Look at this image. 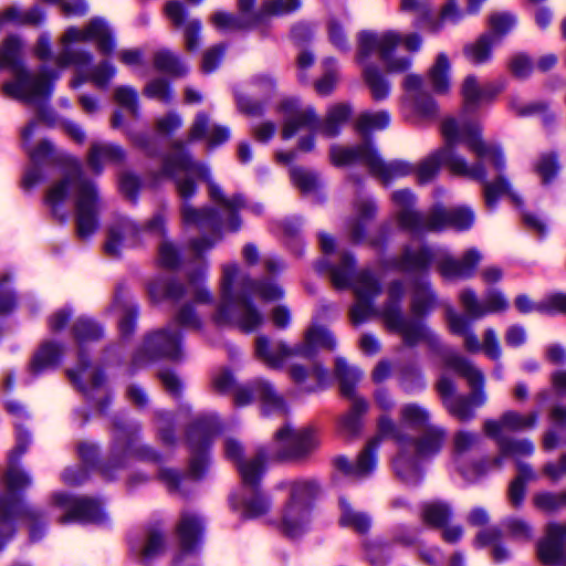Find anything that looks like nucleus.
I'll use <instances>...</instances> for the list:
<instances>
[{
    "label": "nucleus",
    "mask_w": 566,
    "mask_h": 566,
    "mask_svg": "<svg viewBox=\"0 0 566 566\" xmlns=\"http://www.w3.org/2000/svg\"><path fill=\"white\" fill-rule=\"evenodd\" d=\"M423 78L417 74H408L403 80L406 101L417 115L424 118L437 114V103L429 94L423 92Z\"/></svg>",
    "instance_id": "obj_33"
},
{
    "label": "nucleus",
    "mask_w": 566,
    "mask_h": 566,
    "mask_svg": "<svg viewBox=\"0 0 566 566\" xmlns=\"http://www.w3.org/2000/svg\"><path fill=\"white\" fill-rule=\"evenodd\" d=\"M401 38L392 30L384 32L361 31L358 34L356 60L363 66V76L374 101H384L390 95L391 85L381 71L370 63L377 56L389 73H402L411 67L409 56H396V45Z\"/></svg>",
    "instance_id": "obj_11"
},
{
    "label": "nucleus",
    "mask_w": 566,
    "mask_h": 566,
    "mask_svg": "<svg viewBox=\"0 0 566 566\" xmlns=\"http://www.w3.org/2000/svg\"><path fill=\"white\" fill-rule=\"evenodd\" d=\"M114 97L133 117L139 116L138 94L135 88L132 86H119L115 90Z\"/></svg>",
    "instance_id": "obj_60"
},
{
    "label": "nucleus",
    "mask_w": 566,
    "mask_h": 566,
    "mask_svg": "<svg viewBox=\"0 0 566 566\" xmlns=\"http://www.w3.org/2000/svg\"><path fill=\"white\" fill-rule=\"evenodd\" d=\"M205 518L192 511H182L177 525V535L182 554H193L200 549L203 542Z\"/></svg>",
    "instance_id": "obj_31"
},
{
    "label": "nucleus",
    "mask_w": 566,
    "mask_h": 566,
    "mask_svg": "<svg viewBox=\"0 0 566 566\" xmlns=\"http://www.w3.org/2000/svg\"><path fill=\"white\" fill-rule=\"evenodd\" d=\"M161 174L174 180L182 200V224L202 233L190 242L197 254L212 249L222 240L224 232H238L242 226L241 210L256 216L263 212L261 203H249L241 193L227 196L213 181L209 166L195 160L180 142H175L170 153L164 157Z\"/></svg>",
    "instance_id": "obj_4"
},
{
    "label": "nucleus",
    "mask_w": 566,
    "mask_h": 566,
    "mask_svg": "<svg viewBox=\"0 0 566 566\" xmlns=\"http://www.w3.org/2000/svg\"><path fill=\"white\" fill-rule=\"evenodd\" d=\"M52 500L55 506L64 511L60 518L62 524L77 522L105 526L109 522L104 504L98 499L57 492L53 494Z\"/></svg>",
    "instance_id": "obj_25"
},
{
    "label": "nucleus",
    "mask_w": 566,
    "mask_h": 566,
    "mask_svg": "<svg viewBox=\"0 0 566 566\" xmlns=\"http://www.w3.org/2000/svg\"><path fill=\"white\" fill-rule=\"evenodd\" d=\"M318 446L317 432L313 428L294 430L289 423L274 436V452L265 448L259 449L256 455L243 460V448L235 439H227L226 457L235 463L241 476L240 488L229 496L231 509L243 520H254L268 514L272 507V499L260 488L265 472L268 459H301Z\"/></svg>",
    "instance_id": "obj_7"
},
{
    "label": "nucleus",
    "mask_w": 566,
    "mask_h": 566,
    "mask_svg": "<svg viewBox=\"0 0 566 566\" xmlns=\"http://www.w3.org/2000/svg\"><path fill=\"white\" fill-rule=\"evenodd\" d=\"M318 273L327 272L333 286L337 290L353 289L355 302L349 308L353 325L358 326L373 317L382 318L389 332L396 333L407 347H416L424 343L437 355L443 367L463 377L471 388L469 396L457 395L454 380L442 374L437 382V390L449 413L461 422L475 417V409L482 407L488 396L484 390V375L471 360L459 354L454 348L442 343L440 336L423 321L438 305V297L428 279L411 282L410 312L412 317L401 311L405 296V284L394 280L387 287V301L377 308L375 300L381 294L382 285L379 277L370 270L357 271L355 255L349 251L337 254V262L332 264L326 258L315 263Z\"/></svg>",
    "instance_id": "obj_1"
},
{
    "label": "nucleus",
    "mask_w": 566,
    "mask_h": 566,
    "mask_svg": "<svg viewBox=\"0 0 566 566\" xmlns=\"http://www.w3.org/2000/svg\"><path fill=\"white\" fill-rule=\"evenodd\" d=\"M192 140L205 139L209 148L218 147L230 138L227 126L212 124L205 112H199L190 129Z\"/></svg>",
    "instance_id": "obj_35"
},
{
    "label": "nucleus",
    "mask_w": 566,
    "mask_h": 566,
    "mask_svg": "<svg viewBox=\"0 0 566 566\" xmlns=\"http://www.w3.org/2000/svg\"><path fill=\"white\" fill-rule=\"evenodd\" d=\"M301 228L302 220L300 217L286 218L282 222V230L285 239V244L293 253L297 255H302L304 252V244L298 237Z\"/></svg>",
    "instance_id": "obj_55"
},
{
    "label": "nucleus",
    "mask_w": 566,
    "mask_h": 566,
    "mask_svg": "<svg viewBox=\"0 0 566 566\" xmlns=\"http://www.w3.org/2000/svg\"><path fill=\"white\" fill-rule=\"evenodd\" d=\"M31 443L30 432L15 424V447L9 453L8 469L1 474L3 491H0V551L12 539L17 531V522L27 518L30 526V539L40 541L45 534V527L38 523L41 512L29 506L23 501V493L31 486L30 474L20 468V459Z\"/></svg>",
    "instance_id": "obj_9"
},
{
    "label": "nucleus",
    "mask_w": 566,
    "mask_h": 566,
    "mask_svg": "<svg viewBox=\"0 0 566 566\" xmlns=\"http://www.w3.org/2000/svg\"><path fill=\"white\" fill-rule=\"evenodd\" d=\"M112 443L108 460L99 467L101 474L113 480L119 470L127 468L132 461L161 464L164 455L149 444L140 442L142 424L116 415L112 419Z\"/></svg>",
    "instance_id": "obj_18"
},
{
    "label": "nucleus",
    "mask_w": 566,
    "mask_h": 566,
    "mask_svg": "<svg viewBox=\"0 0 566 566\" xmlns=\"http://www.w3.org/2000/svg\"><path fill=\"white\" fill-rule=\"evenodd\" d=\"M143 232L165 237L167 234L165 216L161 212L156 213L144 228L127 217H117L108 228L104 244L105 253L113 258L119 256L125 248L139 243Z\"/></svg>",
    "instance_id": "obj_24"
},
{
    "label": "nucleus",
    "mask_w": 566,
    "mask_h": 566,
    "mask_svg": "<svg viewBox=\"0 0 566 566\" xmlns=\"http://www.w3.org/2000/svg\"><path fill=\"white\" fill-rule=\"evenodd\" d=\"M537 556L545 565L566 564V523L551 522L546 525L545 536L537 543Z\"/></svg>",
    "instance_id": "obj_28"
},
{
    "label": "nucleus",
    "mask_w": 566,
    "mask_h": 566,
    "mask_svg": "<svg viewBox=\"0 0 566 566\" xmlns=\"http://www.w3.org/2000/svg\"><path fill=\"white\" fill-rule=\"evenodd\" d=\"M539 313L546 315L566 314V293L547 294L539 301Z\"/></svg>",
    "instance_id": "obj_64"
},
{
    "label": "nucleus",
    "mask_w": 566,
    "mask_h": 566,
    "mask_svg": "<svg viewBox=\"0 0 566 566\" xmlns=\"http://www.w3.org/2000/svg\"><path fill=\"white\" fill-rule=\"evenodd\" d=\"M403 11L417 13L415 24L417 27L427 25L432 32H438L443 23L455 24L462 20L464 12L459 8L457 0H448L440 12L439 20L432 19V9L424 0H401Z\"/></svg>",
    "instance_id": "obj_27"
},
{
    "label": "nucleus",
    "mask_w": 566,
    "mask_h": 566,
    "mask_svg": "<svg viewBox=\"0 0 566 566\" xmlns=\"http://www.w3.org/2000/svg\"><path fill=\"white\" fill-rule=\"evenodd\" d=\"M391 201L395 206L392 217L398 228L413 238L441 232L447 228L459 232L468 231L475 221V213L469 206L447 209L441 203H436L428 213H423L416 208L418 199L410 189L394 191Z\"/></svg>",
    "instance_id": "obj_10"
},
{
    "label": "nucleus",
    "mask_w": 566,
    "mask_h": 566,
    "mask_svg": "<svg viewBox=\"0 0 566 566\" xmlns=\"http://www.w3.org/2000/svg\"><path fill=\"white\" fill-rule=\"evenodd\" d=\"M377 203L370 196L358 195L354 202V217L347 222L353 242L361 243L367 239V224L376 217Z\"/></svg>",
    "instance_id": "obj_32"
},
{
    "label": "nucleus",
    "mask_w": 566,
    "mask_h": 566,
    "mask_svg": "<svg viewBox=\"0 0 566 566\" xmlns=\"http://www.w3.org/2000/svg\"><path fill=\"white\" fill-rule=\"evenodd\" d=\"M394 546L384 541H373L365 545V554L371 566H386L392 557Z\"/></svg>",
    "instance_id": "obj_53"
},
{
    "label": "nucleus",
    "mask_w": 566,
    "mask_h": 566,
    "mask_svg": "<svg viewBox=\"0 0 566 566\" xmlns=\"http://www.w3.org/2000/svg\"><path fill=\"white\" fill-rule=\"evenodd\" d=\"M154 66L157 71L175 76H182L187 74L188 66L182 59L169 51L159 50L154 55Z\"/></svg>",
    "instance_id": "obj_46"
},
{
    "label": "nucleus",
    "mask_w": 566,
    "mask_h": 566,
    "mask_svg": "<svg viewBox=\"0 0 566 566\" xmlns=\"http://www.w3.org/2000/svg\"><path fill=\"white\" fill-rule=\"evenodd\" d=\"M450 71L451 65L447 54H438L434 64L427 74V80L434 93H448L451 85Z\"/></svg>",
    "instance_id": "obj_42"
},
{
    "label": "nucleus",
    "mask_w": 566,
    "mask_h": 566,
    "mask_svg": "<svg viewBox=\"0 0 566 566\" xmlns=\"http://www.w3.org/2000/svg\"><path fill=\"white\" fill-rule=\"evenodd\" d=\"M290 376L306 392L323 390L332 382L328 370L318 364L310 369L293 365L290 369Z\"/></svg>",
    "instance_id": "obj_36"
},
{
    "label": "nucleus",
    "mask_w": 566,
    "mask_h": 566,
    "mask_svg": "<svg viewBox=\"0 0 566 566\" xmlns=\"http://www.w3.org/2000/svg\"><path fill=\"white\" fill-rule=\"evenodd\" d=\"M503 528L509 535L520 541H531L533 538V527L524 518L510 516L502 521Z\"/></svg>",
    "instance_id": "obj_57"
},
{
    "label": "nucleus",
    "mask_w": 566,
    "mask_h": 566,
    "mask_svg": "<svg viewBox=\"0 0 566 566\" xmlns=\"http://www.w3.org/2000/svg\"><path fill=\"white\" fill-rule=\"evenodd\" d=\"M253 296L271 303L282 300L285 291L271 277L253 279L237 262L222 264L220 300L213 315L216 324L230 325L247 334L255 332L264 324L265 316L254 304Z\"/></svg>",
    "instance_id": "obj_8"
},
{
    "label": "nucleus",
    "mask_w": 566,
    "mask_h": 566,
    "mask_svg": "<svg viewBox=\"0 0 566 566\" xmlns=\"http://www.w3.org/2000/svg\"><path fill=\"white\" fill-rule=\"evenodd\" d=\"M500 450V455L490 459V470L492 468H501L503 459L511 457L518 461L521 457H531L534 453V443L527 439H515L510 437H493L492 438Z\"/></svg>",
    "instance_id": "obj_39"
},
{
    "label": "nucleus",
    "mask_w": 566,
    "mask_h": 566,
    "mask_svg": "<svg viewBox=\"0 0 566 566\" xmlns=\"http://www.w3.org/2000/svg\"><path fill=\"white\" fill-rule=\"evenodd\" d=\"M244 17L226 11H217L211 17V23L221 32L253 29Z\"/></svg>",
    "instance_id": "obj_54"
},
{
    "label": "nucleus",
    "mask_w": 566,
    "mask_h": 566,
    "mask_svg": "<svg viewBox=\"0 0 566 566\" xmlns=\"http://www.w3.org/2000/svg\"><path fill=\"white\" fill-rule=\"evenodd\" d=\"M350 408L338 418L337 431L346 439L357 438L363 430V417L369 409V402L364 397L349 399Z\"/></svg>",
    "instance_id": "obj_37"
},
{
    "label": "nucleus",
    "mask_w": 566,
    "mask_h": 566,
    "mask_svg": "<svg viewBox=\"0 0 566 566\" xmlns=\"http://www.w3.org/2000/svg\"><path fill=\"white\" fill-rule=\"evenodd\" d=\"M113 310H118L122 313L118 322V328L122 337H130L137 326V318L139 314L138 305L133 301L123 300L122 295L117 292L113 302Z\"/></svg>",
    "instance_id": "obj_41"
},
{
    "label": "nucleus",
    "mask_w": 566,
    "mask_h": 566,
    "mask_svg": "<svg viewBox=\"0 0 566 566\" xmlns=\"http://www.w3.org/2000/svg\"><path fill=\"white\" fill-rule=\"evenodd\" d=\"M340 516L339 524L343 527H349L357 533H367L371 526V518L368 514L356 511L348 501L340 496L338 500Z\"/></svg>",
    "instance_id": "obj_43"
},
{
    "label": "nucleus",
    "mask_w": 566,
    "mask_h": 566,
    "mask_svg": "<svg viewBox=\"0 0 566 566\" xmlns=\"http://www.w3.org/2000/svg\"><path fill=\"white\" fill-rule=\"evenodd\" d=\"M329 158L332 164L337 167L357 163L363 164L368 168L371 176L378 178L385 185L415 171V165L407 160H384L371 139H366L364 143L354 146L333 144L329 149Z\"/></svg>",
    "instance_id": "obj_20"
},
{
    "label": "nucleus",
    "mask_w": 566,
    "mask_h": 566,
    "mask_svg": "<svg viewBox=\"0 0 566 566\" xmlns=\"http://www.w3.org/2000/svg\"><path fill=\"white\" fill-rule=\"evenodd\" d=\"M176 325L187 329L198 331L202 328V321L191 303L182 305L166 327L156 329L145 336L143 345L133 357L134 368L147 365L158 358H166L176 363L185 359L184 334Z\"/></svg>",
    "instance_id": "obj_17"
},
{
    "label": "nucleus",
    "mask_w": 566,
    "mask_h": 566,
    "mask_svg": "<svg viewBox=\"0 0 566 566\" xmlns=\"http://www.w3.org/2000/svg\"><path fill=\"white\" fill-rule=\"evenodd\" d=\"M517 17L510 11L495 12L489 17L492 42L496 45L516 27Z\"/></svg>",
    "instance_id": "obj_45"
},
{
    "label": "nucleus",
    "mask_w": 566,
    "mask_h": 566,
    "mask_svg": "<svg viewBox=\"0 0 566 566\" xmlns=\"http://www.w3.org/2000/svg\"><path fill=\"white\" fill-rule=\"evenodd\" d=\"M335 376L339 381V389L343 397L347 399L358 398L356 386L363 377V371L357 367L349 365L344 357L335 359Z\"/></svg>",
    "instance_id": "obj_40"
},
{
    "label": "nucleus",
    "mask_w": 566,
    "mask_h": 566,
    "mask_svg": "<svg viewBox=\"0 0 566 566\" xmlns=\"http://www.w3.org/2000/svg\"><path fill=\"white\" fill-rule=\"evenodd\" d=\"M480 442V436L475 432L460 430L453 437L452 465L454 470L468 483H474L484 476L490 470V459L465 462L467 452L471 451Z\"/></svg>",
    "instance_id": "obj_26"
},
{
    "label": "nucleus",
    "mask_w": 566,
    "mask_h": 566,
    "mask_svg": "<svg viewBox=\"0 0 566 566\" xmlns=\"http://www.w3.org/2000/svg\"><path fill=\"white\" fill-rule=\"evenodd\" d=\"M337 313L338 310L335 304L321 303L313 316V325L305 333L304 342L294 347L289 346L284 342L273 343L264 335L256 337V358L271 369H280L290 357L301 356L311 358L315 355L318 347L334 350L337 345L335 336L328 328L316 325V322L325 318L328 314Z\"/></svg>",
    "instance_id": "obj_16"
},
{
    "label": "nucleus",
    "mask_w": 566,
    "mask_h": 566,
    "mask_svg": "<svg viewBox=\"0 0 566 566\" xmlns=\"http://www.w3.org/2000/svg\"><path fill=\"white\" fill-rule=\"evenodd\" d=\"M279 112L283 119V139L292 138L301 129L310 132L308 135L301 137L298 140L297 148L304 153L314 149L315 134H322L326 138H335L353 115V108L349 104L337 103L331 105L325 118L321 119L313 106H303L297 98L282 101Z\"/></svg>",
    "instance_id": "obj_12"
},
{
    "label": "nucleus",
    "mask_w": 566,
    "mask_h": 566,
    "mask_svg": "<svg viewBox=\"0 0 566 566\" xmlns=\"http://www.w3.org/2000/svg\"><path fill=\"white\" fill-rule=\"evenodd\" d=\"M510 107L520 116L541 114L543 122L546 125L553 120V115L548 113L547 105L542 102H533L523 105L517 101V98H512L510 101Z\"/></svg>",
    "instance_id": "obj_61"
},
{
    "label": "nucleus",
    "mask_w": 566,
    "mask_h": 566,
    "mask_svg": "<svg viewBox=\"0 0 566 566\" xmlns=\"http://www.w3.org/2000/svg\"><path fill=\"white\" fill-rule=\"evenodd\" d=\"M535 170L541 176L544 185L549 184L559 171L556 154H543L535 166Z\"/></svg>",
    "instance_id": "obj_62"
},
{
    "label": "nucleus",
    "mask_w": 566,
    "mask_h": 566,
    "mask_svg": "<svg viewBox=\"0 0 566 566\" xmlns=\"http://www.w3.org/2000/svg\"><path fill=\"white\" fill-rule=\"evenodd\" d=\"M324 74L323 76L316 81L315 90L317 94L322 96L329 95L336 85L337 82V62L333 57H326L323 61Z\"/></svg>",
    "instance_id": "obj_56"
},
{
    "label": "nucleus",
    "mask_w": 566,
    "mask_h": 566,
    "mask_svg": "<svg viewBox=\"0 0 566 566\" xmlns=\"http://www.w3.org/2000/svg\"><path fill=\"white\" fill-rule=\"evenodd\" d=\"M290 177L295 187L302 193L311 195L316 193L321 187V180L316 172L301 167H293L290 170Z\"/></svg>",
    "instance_id": "obj_52"
},
{
    "label": "nucleus",
    "mask_w": 566,
    "mask_h": 566,
    "mask_svg": "<svg viewBox=\"0 0 566 566\" xmlns=\"http://www.w3.org/2000/svg\"><path fill=\"white\" fill-rule=\"evenodd\" d=\"M144 95L164 104H169L174 99V92L170 83L163 78H155L148 82L144 88Z\"/></svg>",
    "instance_id": "obj_58"
},
{
    "label": "nucleus",
    "mask_w": 566,
    "mask_h": 566,
    "mask_svg": "<svg viewBox=\"0 0 566 566\" xmlns=\"http://www.w3.org/2000/svg\"><path fill=\"white\" fill-rule=\"evenodd\" d=\"M302 6L301 0H263V13L266 21L270 17L290 14Z\"/></svg>",
    "instance_id": "obj_59"
},
{
    "label": "nucleus",
    "mask_w": 566,
    "mask_h": 566,
    "mask_svg": "<svg viewBox=\"0 0 566 566\" xmlns=\"http://www.w3.org/2000/svg\"><path fill=\"white\" fill-rule=\"evenodd\" d=\"M128 544L133 554L150 559L163 552L165 538L158 531L143 528L129 534Z\"/></svg>",
    "instance_id": "obj_34"
},
{
    "label": "nucleus",
    "mask_w": 566,
    "mask_h": 566,
    "mask_svg": "<svg viewBox=\"0 0 566 566\" xmlns=\"http://www.w3.org/2000/svg\"><path fill=\"white\" fill-rule=\"evenodd\" d=\"M279 488L289 491L281 513V531L291 538L300 537L311 527L314 502L321 493V485L313 478H301L281 483Z\"/></svg>",
    "instance_id": "obj_21"
},
{
    "label": "nucleus",
    "mask_w": 566,
    "mask_h": 566,
    "mask_svg": "<svg viewBox=\"0 0 566 566\" xmlns=\"http://www.w3.org/2000/svg\"><path fill=\"white\" fill-rule=\"evenodd\" d=\"M430 411L417 402L401 406L399 423L384 413L377 420V436L367 442L356 462L352 463L346 457L339 455L335 458L334 465L348 478H367L376 470L381 440L389 439L399 449L392 460L396 475L407 485H418L424 476L422 462L438 455L447 439L446 429L430 424Z\"/></svg>",
    "instance_id": "obj_5"
},
{
    "label": "nucleus",
    "mask_w": 566,
    "mask_h": 566,
    "mask_svg": "<svg viewBox=\"0 0 566 566\" xmlns=\"http://www.w3.org/2000/svg\"><path fill=\"white\" fill-rule=\"evenodd\" d=\"M60 42L61 50L53 55L50 34L41 33L34 53L41 61H53L57 69L43 65L39 74H32L23 62L24 42L18 35L6 38L0 45V69H8L14 80L3 83V95L30 105L46 103L62 70L69 66L75 67V75L70 83L72 88L76 90L86 82H92L101 90L108 87L116 75L115 66L108 61L93 65V54L90 51L73 46L76 42H95L102 54H112L116 46L115 38L104 19L94 18L84 29L67 28Z\"/></svg>",
    "instance_id": "obj_3"
},
{
    "label": "nucleus",
    "mask_w": 566,
    "mask_h": 566,
    "mask_svg": "<svg viewBox=\"0 0 566 566\" xmlns=\"http://www.w3.org/2000/svg\"><path fill=\"white\" fill-rule=\"evenodd\" d=\"M452 507L444 501H430L426 502L421 509V516L423 522L436 528H442L452 517Z\"/></svg>",
    "instance_id": "obj_44"
},
{
    "label": "nucleus",
    "mask_w": 566,
    "mask_h": 566,
    "mask_svg": "<svg viewBox=\"0 0 566 566\" xmlns=\"http://www.w3.org/2000/svg\"><path fill=\"white\" fill-rule=\"evenodd\" d=\"M155 422L158 440L166 447H172L177 442L175 415L166 410L155 412Z\"/></svg>",
    "instance_id": "obj_50"
},
{
    "label": "nucleus",
    "mask_w": 566,
    "mask_h": 566,
    "mask_svg": "<svg viewBox=\"0 0 566 566\" xmlns=\"http://www.w3.org/2000/svg\"><path fill=\"white\" fill-rule=\"evenodd\" d=\"M538 412L532 411L528 415H522L514 410L505 411L499 419H488L484 421L483 429L488 437H504L505 430L512 432L534 429L538 422Z\"/></svg>",
    "instance_id": "obj_30"
},
{
    "label": "nucleus",
    "mask_w": 566,
    "mask_h": 566,
    "mask_svg": "<svg viewBox=\"0 0 566 566\" xmlns=\"http://www.w3.org/2000/svg\"><path fill=\"white\" fill-rule=\"evenodd\" d=\"M72 333L78 347V364L75 368L67 369L66 375L87 401L99 412H105L113 397L106 387L104 370L91 364L87 353V346L103 337L104 328L94 319L81 316L73 324Z\"/></svg>",
    "instance_id": "obj_14"
},
{
    "label": "nucleus",
    "mask_w": 566,
    "mask_h": 566,
    "mask_svg": "<svg viewBox=\"0 0 566 566\" xmlns=\"http://www.w3.org/2000/svg\"><path fill=\"white\" fill-rule=\"evenodd\" d=\"M459 302L465 315L448 306L446 319L449 331L453 335L463 337V346L469 353H478L482 346L472 328L473 323L489 314L506 311L509 301L497 289H488L481 301L474 290L467 287L460 292Z\"/></svg>",
    "instance_id": "obj_19"
},
{
    "label": "nucleus",
    "mask_w": 566,
    "mask_h": 566,
    "mask_svg": "<svg viewBox=\"0 0 566 566\" xmlns=\"http://www.w3.org/2000/svg\"><path fill=\"white\" fill-rule=\"evenodd\" d=\"M158 262L163 268L177 269L181 262L179 249L171 241H163L158 248Z\"/></svg>",
    "instance_id": "obj_63"
},
{
    "label": "nucleus",
    "mask_w": 566,
    "mask_h": 566,
    "mask_svg": "<svg viewBox=\"0 0 566 566\" xmlns=\"http://www.w3.org/2000/svg\"><path fill=\"white\" fill-rule=\"evenodd\" d=\"M207 273V264L190 273L188 275V287L176 279L159 275L148 284L149 296L154 302L170 301L179 303L186 295L190 294L196 303L210 304L213 296L205 284Z\"/></svg>",
    "instance_id": "obj_23"
},
{
    "label": "nucleus",
    "mask_w": 566,
    "mask_h": 566,
    "mask_svg": "<svg viewBox=\"0 0 566 566\" xmlns=\"http://www.w3.org/2000/svg\"><path fill=\"white\" fill-rule=\"evenodd\" d=\"M482 254L476 248L468 249L457 259L441 248L421 243L417 247L405 244L400 255L390 258L386 265L407 274L427 275L433 264L448 280H464L474 275Z\"/></svg>",
    "instance_id": "obj_13"
},
{
    "label": "nucleus",
    "mask_w": 566,
    "mask_h": 566,
    "mask_svg": "<svg viewBox=\"0 0 566 566\" xmlns=\"http://www.w3.org/2000/svg\"><path fill=\"white\" fill-rule=\"evenodd\" d=\"M63 358V346L52 340L43 342L33 354L27 375L23 378L25 385H30L36 378L59 367Z\"/></svg>",
    "instance_id": "obj_29"
},
{
    "label": "nucleus",
    "mask_w": 566,
    "mask_h": 566,
    "mask_svg": "<svg viewBox=\"0 0 566 566\" xmlns=\"http://www.w3.org/2000/svg\"><path fill=\"white\" fill-rule=\"evenodd\" d=\"M504 86L503 81L480 84L474 75L465 77L461 88V116L446 118L441 125L444 146L415 166L413 174L420 184L431 181L443 166L452 175L481 182L485 206L490 210H494L504 196L522 209V198L513 191L509 178L503 174L506 168L503 148L499 143L484 140L480 124L470 119L482 105L490 103L502 92Z\"/></svg>",
    "instance_id": "obj_2"
},
{
    "label": "nucleus",
    "mask_w": 566,
    "mask_h": 566,
    "mask_svg": "<svg viewBox=\"0 0 566 566\" xmlns=\"http://www.w3.org/2000/svg\"><path fill=\"white\" fill-rule=\"evenodd\" d=\"M398 381L400 388L409 395L421 392L427 387L422 371L415 365L402 366L398 373Z\"/></svg>",
    "instance_id": "obj_48"
},
{
    "label": "nucleus",
    "mask_w": 566,
    "mask_h": 566,
    "mask_svg": "<svg viewBox=\"0 0 566 566\" xmlns=\"http://www.w3.org/2000/svg\"><path fill=\"white\" fill-rule=\"evenodd\" d=\"M390 120V114L387 111H368L361 113L357 117L355 128L360 135L367 136L373 130H382L387 128Z\"/></svg>",
    "instance_id": "obj_47"
},
{
    "label": "nucleus",
    "mask_w": 566,
    "mask_h": 566,
    "mask_svg": "<svg viewBox=\"0 0 566 566\" xmlns=\"http://www.w3.org/2000/svg\"><path fill=\"white\" fill-rule=\"evenodd\" d=\"M233 374L227 369H220L212 376V384L219 392H229L234 389V403L244 407L254 399L261 402L262 412L265 416L286 415L289 407L282 396L274 389L273 385L265 379H255L252 382L234 387Z\"/></svg>",
    "instance_id": "obj_22"
},
{
    "label": "nucleus",
    "mask_w": 566,
    "mask_h": 566,
    "mask_svg": "<svg viewBox=\"0 0 566 566\" xmlns=\"http://www.w3.org/2000/svg\"><path fill=\"white\" fill-rule=\"evenodd\" d=\"M125 159L124 149L112 143L95 142L87 154V166L95 174L101 175L106 164H120Z\"/></svg>",
    "instance_id": "obj_38"
},
{
    "label": "nucleus",
    "mask_w": 566,
    "mask_h": 566,
    "mask_svg": "<svg viewBox=\"0 0 566 566\" xmlns=\"http://www.w3.org/2000/svg\"><path fill=\"white\" fill-rule=\"evenodd\" d=\"M221 432V424L214 412L196 415L186 430V441L190 452L188 475L168 468H160L158 479L170 493L188 495L186 484L188 479L200 480L209 467V450L213 439Z\"/></svg>",
    "instance_id": "obj_15"
},
{
    "label": "nucleus",
    "mask_w": 566,
    "mask_h": 566,
    "mask_svg": "<svg viewBox=\"0 0 566 566\" xmlns=\"http://www.w3.org/2000/svg\"><path fill=\"white\" fill-rule=\"evenodd\" d=\"M495 45L492 42L491 33H484L475 42L464 48V54L472 64H484L491 60L492 50Z\"/></svg>",
    "instance_id": "obj_49"
},
{
    "label": "nucleus",
    "mask_w": 566,
    "mask_h": 566,
    "mask_svg": "<svg viewBox=\"0 0 566 566\" xmlns=\"http://www.w3.org/2000/svg\"><path fill=\"white\" fill-rule=\"evenodd\" d=\"M534 507L546 514L559 511L566 505V491L555 493L551 491L536 492L532 497Z\"/></svg>",
    "instance_id": "obj_51"
},
{
    "label": "nucleus",
    "mask_w": 566,
    "mask_h": 566,
    "mask_svg": "<svg viewBox=\"0 0 566 566\" xmlns=\"http://www.w3.org/2000/svg\"><path fill=\"white\" fill-rule=\"evenodd\" d=\"M36 122L31 120L21 132L23 147L28 153L30 164L22 177V188L30 190L48 177L52 167H61L64 178L52 185L45 196V205L53 217L65 223L69 219L66 201L71 192L74 195L76 234L82 240L92 238L99 228L102 200L97 185L87 178L82 163L73 155L55 149L50 140H42L36 147L30 148L29 142L35 132Z\"/></svg>",
    "instance_id": "obj_6"
}]
</instances>
